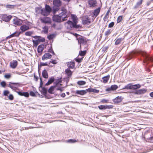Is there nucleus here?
<instances>
[{
	"instance_id": "nucleus-1",
	"label": "nucleus",
	"mask_w": 153,
	"mask_h": 153,
	"mask_svg": "<svg viewBox=\"0 0 153 153\" xmlns=\"http://www.w3.org/2000/svg\"><path fill=\"white\" fill-rule=\"evenodd\" d=\"M53 3V12L55 14L59 10V7L61 5V2L60 0H54Z\"/></svg>"
},
{
	"instance_id": "nucleus-2",
	"label": "nucleus",
	"mask_w": 153,
	"mask_h": 153,
	"mask_svg": "<svg viewBox=\"0 0 153 153\" xmlns=\"http://www.w3.org/2000/svg\"><path fill=\"white\" fill-rule=\"evenodd\" d=\"M61 12L60 13L59 15L65 20L67 19L68 17V13L67 12L66 9L64 7H62L61 8Z\"/></svg>"
},
{
	"instance_id": "nucleus-3",
	"label": "nucleus",
	"mask_w": 153,
	"mask_h": 153,
	"mask_svg": "<svg viewBox=\"0 0 153 153\" xmlns=\"http://www.w3.org/2000/svg\"><path fill=\"white\" fill-rule=\"evenodd\" d=\"M51 7L48 5H46L45 8H42L41 14L44 16H47L49 14L51 11Z\"/></svg>"
},
{
	"instance_id": "nucleus-4",
	"label": "nucleus",
	"mask_w": 153,
	"mask_h": 153,
	"mask_svg": "<svg viewBox=\"0 0 153 153\" xmlns=\"http://www.w3.org/2000/svg\"><path fill=\"white\" fill-rule=\"evenodd\" d=\"M65 25L67 29L68 30H71L73 27L77 28L79 27V25H76L75 24L70 21H69L66 23L65 24Z\"/></svg>"
},
{
	"instance_id": "nucleus-5",
	"label": "nucleus",
	"mask_w": 153,
	"mask_h": 153,
	"mask_svg": "<svg viewBox=\"0 0 153 153\" xmlns=\"http://www.w3.org/2000/svg\"><path fill=\"white\" fill-rule=\"evenodd\" d=\"M140 54L142 55L144 57L145 59L144 61V62H146L149 61H153V58L149 56V55L145 52L141 51L140 52Z\"/></svg>"
},
{
	"instance_id": "nucleus-6",
	"label": "nucleus",
	"mask_w": 153,
	"mask_h": 153,
	"mask_svg": "<svg viewBox=\"0 0 153 153\" xmlns=\"http://www.w3.org/2000/svg\"><path fill=\"white\" fill-rule=\"evenodd\" d=\"M53 20L54 21L58 22L65 21L59 14L54 15L53 17Z\"/></svg>"
},
{
	"instance_id": "nucleus-7",
	"label": "nucleus",
	"mask_w": 153,
	"mask_h": 153,
	"mask_svg": "<svg viewBox=\"0 0 153 153\" xmlns=\"http://www.w3.org/2000/svg\"><path fill=\"white\" fill-rule=\"evenodd\" d=\"M86 52V51H81L79 52V54L77 58L75 59V60L79 62H81L83 57V56L85 55Z\"/></svg>"
},
{
	"instance_id": "nucleus-8",
	"label": "nucleus",
	"mask_w": 153,
	"mask_h": 153,
	"mask_svg": "<svg viewBox=\"0 0 153 153\" xmlns=\"http://www.w3.org/2000/svg\"><path fill=\"white\" fill-rule=\"evenodd\" d=\"M19 84L17 83H12L10 82L8 85V87L10 88L13 90L15 91L18 89Z\"/></svg>"
},
{
	"instance_id": "nucleus-9",
	"label": "nucleus",
	"mask_w": 153,
	"mask_h": 153,
	"mask_svg": "<svg viewBox=\"0 0 153 153\" xmlns=\"http://www.w3.org/2000/svg\"><path fill=\"white\" fill-rule=\"evenodd\" d=\"M40 20L42 22L45 24H51V19L48 17H40Z\"/></svg>"
},
{
	"instance_id": "nucleus-10",
	"label": "nucleus",
	"mask_w": 153,
	"mask_h": 153,
	"mask_svg": "<svg viewBox=\"0 0 153 153\" xmlns=\"http://www.w3.org/2000/svg\"><path fill=\"white\" fill-rule=\"evenodd\" d=\"M13 22L15 26H16L21 25L22 23V21L17 18H15L13 19Z\"/></svg>"
},
{
	"instance_id": "nucleus-11",
	"label": "nucleus",
	"mask_w": 153,
	"mask_h": 153,
	"mask_svg": "<svg viewBox=\"0 0 153 153\" xmlns=\"http://www.w3.org/2000/svg\"><path fill=\"white\" fill-rule=\"evenodd\" d=\"M90 18L88 16L83 17L82 19L83 24L84 25H88L91 23Z\"/></svg>"
},
{
	"instance_id": "nucleus-12",
	"label": "nucleus",
	"mask_w": 153,
	"mask_h": 153,
	"mask_svg": "<svg viewBox=\"0 0 153 153\" xmlns=\"http://www.w3.org/2000/svg\"><path fill=\"white\" fill-rule=\"evenodd\" d=\"M90 7H94L97 5V2L96 0H89L88 2Z\"/></svg>"
},
{
	"instance_id": "nucleus-13",
	"label": "nucleus",
	"mask_w": 153,
	"mask_h": 153,
	"mask_svg": "<svg viewBox=\"0 0 153 153\" xmlns=\"http://www.w3.org/2000/svg\"><path fill=\"white\" fill-rule=\"evenodd\" d=\"M73 35L75 36L76 37H77V39L78 40V43L80 44V45L81 43H84V40L82 36H80L78 38L77 36H79L78 34H77L76 33H75V34H73Z\"/></svg>"
},
{
	"instance_id": "nucleus-14",
	"label": "nucleus",
	"mask_w": 153,
	"mask_h": 153,
	"mask_svg": "<svg viewBox=\"0 0 153 153\" xmlns=\"http://www.w3.org/2000/svg\"><path fill=\"white\" fill-rule=\"evenodd\" d=\"M113 106L112 105H101L98 106L99 108L101 110L111 108Z\"/></svg>"
},
{
	"instance_id": "nucleus-15",
	"label": "nucleus",
	"mask_w": 153,
	"mask_h": 153,
	"mask_svg": "<svg viewBox=\"0 0 153 153\" xmlns=\"http://www.w3.org/2000/svg\"><path fill=\"white\" fill-rule=\"evenodd\" d=\"M18 65L17 62L16 60H13L10 63V66L13 69L16 68Z\"/></svg>"
},
{
	"instance_id": "nucleus-16",
	"label": "nucleus",
	"mask_w": 153,
	"mask_h": 153,
	"mask_svg": "<svg viewBox=\"0 0 153 153\" xmlns=\"http://www.w3.org/2000/svg\"><path fill=\"white\" fill-rule=\"evenodd\" d=\"M39 89L43 95H45L46 94L47 91V89L46 88L42 87V85H40Z\"/></svg>"
},
{
	"instance_id": "nucleus-17",
	"label": "nucleus",
	"mask_w": 153,
	"mask_h": 153,
	"mask_svg": "<svg viewBox=\"0 0 153 153\" xmlns=\"http://www.w3.org/2000/svg\"><path fill=\"white\" fill-rule=\"evenodd\" d=\"M118 88V86L116 85H112L110 88H107L106 91H114L116 90Z\"/></svg>"
},
{
	"instance_id": "nucleus-18",
	"label": "nucleus",
	"mask_w": 153,
	"mask_h": 153,
	"mask_svg": "<svg viewBox=\"0 0 153 153\" xmlns=\"http://www.w3.org/2000/svg\"><path fill=\"white\" fill-rule=\"evenodd\" d=\"M12 17V16H7L4 15L2 16V19L4 21L8 22L10 20Z\"/></svg>"
},
{
	"instance_id": "nucleus-19",
	"label": "nucleus",
	"mask_w": 153,
	"mask_h": 153,
	"mask_svg": "<svg viewBox=\"0 0 153 153\" xmlns=\"http://www.w3.org/2000/svg\"><path fill=\"white\" fill-rule=\"evenodd\" d=\"M52 56L48 53H45L42 57V59L44 60L45 59H50L51 58Z\"/></svg>"
},
{
	"instance_id": "nucleus-20",
	"label": "nucleus",
	"mask_w": 153,
	"mask_h": 153,
	"mask_svg": "<svg viewBox=\"0 0 153 153\" xmlns=\"http://www.w3.org/2000/svg\"><path fill=\"white\" fill-rule=\"evenodd\" d=\"M65 72L68 78L70 77L71 76L73 73V72L71 71L69 68H68L65 69Z\"/></svg>"
},
{
	"instance_id": "nucleus-21",
	"label": "nucleus",
	"mask_w": 153,
	"mask_h": 153,
	"mask_svg": "<svg viewBox=\"0 0 153 153\" xmlns=\"http://www.w3.org/2000/svg\"><path fill=\"white\" fill-rule=\"evenodd\" d=\"M45 48L44 45H39L37 48V51L38 53H41L43 51Z\"/></svg>"
},
{
	"instance_id": "nucleus-22",
	"label": "nucleus",
	"mask_w": 153,
	"mask_h": 153,
	"mask_svg": "<svg viewBox=\"0 0 153 153\" xmlns=\"http://www.w3.org/2000/svg\"><path fill=\"white\" fill-rule=\"evenodd\" d=\"M87 92V89L85 90H78L76 91V93L77 94H80L81 95H83L86 94Z\"/></svg>"
},
{
	"instance_id": "nucleus-23",
	"label": "nucleus",
	"mask_w": 153,
	"mask_h": 153,
	"mask_svg": "<svg viewBox=\"0 0 153 153\" xmlns=\"http://www.w3.org/2000/svg\"><path fill=\"white\" fill-rule=\"evenodd\" d=\"M67 66L68 68H73L75 66V63L74 62H68L67 63Z\"/></svg>"
},
{
	"instance_id": "nucleus-24",
	"label": "nucleus",
	"mask_w": 153,
	"mask_h": 153,
	"mask_svg": "<svg viewBox=\"0 0 153 153\" xmlns=\"http://www.w3.org/2000/svg\"><path fill=\"white\" fill-rule=\"evenodd\" d=\"M29 27L28 26L23 25L20 27V29L22 31L24 32L29 29Z\"/></svg>"
},
{
	"instance_id": "nucleus-25",
	"label": "nucleus",
	"mask_w": 153,
	"mask_h": 153,
	"mask_svg": "<svg viewBox=\"0 0 153 153\" xmlns=\"http://www.w3.org/2000/svg\"><path fill=\"white\" fill-rule=\"evenodd\" d=\"M122 97L118 96L114 99V102L115 103L120 102L122 101Z\"/></svg>"
},
{
	"instance_id": "nucleus-26",
	"label": "nucleus",
	"mask_w": 153,
	"mask_h": 153,
	"mask_svg": "<svg viewBox=\"0 0 153 153\" xmlns=\"http://www.w3.org/2000/svg\"><path fill=\"white\" fill-rule=\"evenodd\" d=\"M87 91L89 92H93L94 93H98L99 92V90L93 88H89L88 89H87Z\"/></svg>"
},
{
	"instance_id": "nucleus-27",
	"label": "nucleus",
	"mask_w": 153,
	"mask_h": 153,
	"mask_svg": "<svg viewBox=\"0 0 153 153\" xmlns=\"http://www.w3.org/2000/svg\"><path fill=\"white\" fill-rule=\"evenodd\" d=\"M71 17L74 23L76 25L78 22V19L77 17L75 15H71Z\"/></svg>"
},
{
	"instance_id": "nucleus-28",
	"label": "nucleus",
	"mask_w": 153,
	"mask_h": 153,
	"mask_svg": "<svg viewBox=\"0 0 153 153\" xmlns=\"http://www.w3.org/2000/svg\"><path fill=\"white\" fill-rule=\"evenodd\" d=\"M42 75L43 77L47 79L48 78V74L46 70H44L42 72Z\"/></svg>"
},
{
	"instance_id": "nucleus-29",
	"label": "nucleus",
	"mask_w": 153,
	"mask_h": 153,
	"mask_svg": "<svg viewBox=\"0 0 153 153\" xmlns=\"http://www.w3.org/2000/svg\"><path fill=\"white\" fill-rule=\"evenodd\" d=\"M109 77L110 76L109 75H108L106 76L102 77V80H103V82L104 83H106L107 82L109 79Z\"/></svg>"
},
{
	"instance_id": "nucleus-30",
	"label": "nucleus",
	"mask_w": 153,
	"mask_h": 153,
	"mask_svg": "<svg viewBox=\"0 0 153 153\" xmlns=\"http://www.w3.org/2000/svg\"><path fill=\"white\" fill-rule=\"evenodd\" d=\"M54 81V78L53 77H51L49 78L48 81L46 83L45 85H48L52 83Z\"/></svg>"
},
{
	"instance_id": "nucleus-31",
	"label": "nucleus",
	"mask_w": 153,
	"mask_h": 153,
	"mask_svg": "<svg viewBox=\"0 0 153 153\" xmlns=\"http://www.w3.org/2000/svg\"><path fill=\"white\" fill-rule=\"evenodd\" d=\"M20 33V32H16L9 36L8 37L11 38L13 36H18Z\"/></svg>"
},
{
	"instance_id": "nucleus-32",
	"label": "nucleus",
	"mask_w": 153,
	"mask_h": 153,
	"mask_svg": "<svg viewBox=\"0 0 153 153\" xmlns=\"http://www.w3.org/2000/svg\"><path fill=\"white\" fill-rule=\"evenodd\" d=\"M146 92V90L144 89H140L137 91V94H142L145 93Z\"/></svg>"
},
{
	"instance_id": "nucleus-33",
	"label": "nucleus",
	"mask_w": 153,
	"mask_h": 153,
	"mask_svg": "<svg viewBox=\"0 0 153 153\" xmlns=\"http://www.w3.org/2000/svg\"><path fill=\"white\" fill-rule=\"evenodd\" d=\"M100 11V8H99L95 10L94 12V15L95 16V17H97L99 14Z\"/></svg>"
},
{
	"instance_id": "nucleus-34",
	"label": "nucleus",
	"mask_w": 153,
	"mask_h": 153,
	"mask_svg": "<svg viewBox=\"0 0 153 153\" xmlns=\"http://www.w3.org/2000/svg\"><path fill=\"white\" fill-rule=\"evenodd\" d=\"M123 38H119L116 39H115L116 41L115 43V44L116 45H118L123 40Z\"/></svg>"
},
{
	"instance_id": "nucleus-35",
	"label": "nucleus",
	"mask_w": 153,
	"mask_h": 153,
	"mask_svg": "<svg viewBox=\"0 0 153 153\" xmlns=\"http://www.w3.org/2000/svg\"><path fill=\"white\" fill-rule=\"evenodd\" d=\"M56 87L55 86H52L51 87L48 89V92L50 94H53L54 93L53 91L55 88Z\"/></svg>"
},
{
	"instance_id": "nucleus-36",
	"label": "nucleus",
	"mask_w": 153,
	"mask_h": 153,
	"mask_svg": "<svg viewBox=\"0 0 153 153\" xmlns=\"http://www.w3.org/2000/svg\"><path fill=\"white\" fill-rule=\"evenodd\" d=\"M42 8L41 7H37L35 8V11L37 13H41Z\"/></svg>"
},
{
	"instance_id": "nucleus-37",
	"label": "nucleus",
	"mask_w": 153,
	"mask_h": 153,
	"mask_svg": "<svg viewBox=\"0 0 153 153\" xmlns=\"http://www.w3.org/2000/svg\"><path fill=\"white\" fill-rule=\"evenodd\" d=\"M132 84H129L125 86L123 89H132Z\"/></svg>"
},
{
	"instance_id": "nucleus-38",
	"label": "nucleus",
	"mask_w": 153,
	"mask_h": 153,
	"mask_svg": "<svg viewBox=\"0 0 153 153\" xmlns=\"http://www.w3.org/2000/svg\"><path fill=\"white\" fill-rule=\"evenodd\" d=\"M140 87V85L139 84L132 85V89H136L139 88Z\"/></svg>"
},
{
	"instance_id": "nucleus-39",
	"label": "nucleus",
	"mask_w": 153,
	"mask_h": 153,
	"mask_svg": "<svg viewBox=\"0 0 153 153\" xmlns=\"http://www.w3.org/2000/svg\"><path fill=\"white\" fill-rule=\"evenodd\" d=\"M142 0H140V1L137 2L136 4L134 6V8H136L138 7L139 6H140L141 4L142 3Z\"/></svg>"
},
{
	"instance_id": "nucleus-40",
	"label": "nucleus",
	"mask_w": 153,
	"mask_h": 153,
	"mask_svg": "<svg viewBox=\"0 0 153 153\" xmlns=\"http://www.w3.org/2000/svg\"><path fill=\"white\" fill-rule=\"evenodd\" d=\"M77 83L79 85H82L85 84L86 82L85 81H78Z\"/></svg>"
},
{
	"instance_id": "nucleus-41",
	"label": "nucleus",
	"mask_w": 153,
	"mask_h": 153,
	"mask_svg": "<svg viewBox=\"0 0 153 153\" xmlns=\"http://www.w3.org/2000/svg\"><path fill=\"white\" fill-rule=\"evenodd\" d=\"M61 82V80L60 79H58L56 80V81L54 83V85L55 87H56L58 84L60 83Z\"/></svg>"
},
{
	"instance_id": "nucleus-42",
	"label": "nucleus",
	"mask_w": 153,
	"mask_h": 153,
	"mask_svg": "<svg viewBox=\"0 0 153 153\" xmlns=\"http://www.w3.org/2000/svg\"><path fill=\"white\" fill-rule=\"evenodd\" d=\"M33 45L36 47L39 44V42L38 40H33Z\"/></svg>"
},
{
	"instance_id": "nucleus-43",
	"label": "nucleus",
	"mask_w": 153,
	"mask_h": 153,
	"mask_svg": "<svg viewBox=\"0 0 153 153\" xmlns=\"http://www.w3.org/2000/svg\"><path fill=\"white\" fill-rule=\"evenodd\" d=\"M55 36L54 34H51L48 36V38L49 40H51L54 38Z\"/></svg>"
},
{
	"instance_id": "nucleus-44",
	"label": "nucleus",
	"mask_w": 153,
	"mask_h": 153,
	"mask_svg": "<svg viewBox=\"0 0 153 153\" xmlns=\"http://www.w3.org/2000/svg\"><path fill=\"white\" fill-rule=\"evenodd\" d=\"M38 41L43 42L45 41V39L42 37H41L40 36L38 37Z\"/></svg>"
},
{
	"instance_id": "nucleus-45",
	"label": "nucleus",
	"mask_w": 153,
	"mask_h": 153,
	"mask_svg": "<svg viewBox=\"0 0 153 153\" xmlns=\"http://www.w3.org/2000/svg\"><path fill=\"white\" fill-rule=\"evenodd\" d=\"M77 140L74 139H70L66 141L67 143H74L77 142Z\"/></svg>"
},
{
	"instance_id": "nucleus-46",
	"label": "nucleus",
	"mask_w": 153,
	"mask_h": 153,
	"mask_svg": "<svg viewBox=\"0 0 153 153\" xmlns=\"http://www.w3.org/2000/svg\"><path fill=\"white\" fill-rule=\"evenodd\" d=\"M111 33V31L110 30H107L105 33V35L106 36H108Z\"/></svg>"
},
{
	"instance_id": "nucleus-47",
	"label": "nucleus",
	"mask_w": 153,
	"mask_h": 153,
	"mask_svg": "<svg viewBox=\"0 0 153 153\" xmlns=\"http://www.w3.org/2000/svg\"><path fill=\"white\" fill-rule=\"evenodd\" d=\"M4 77L6 79H9L11 77V74H5Z\"/></svg>"
},
{
	"instance_id": "nucleus-48",
	"label": "nucleus",
	"mask_w": 153,
	"mask_h": 153,
	"mask_svg": "<svg viewBox=\"0 0 153 153\" xmlns=\"http://www.w3.org/2000/svg\"><path fill=\"white\" fill-rule=\"evenodd\" d=\"M32 34V33L30 31H27L25 33V35L26 36H30Z\"/></svg>"
},
{
	"instance_id": "nucleus-49",
	"label": "nucleus",
	"mask_w": 153,
	"mask_h": 153,
	"mask_svg": "<svg viewBox=\"0 0 153 153\" xmlns=\"http://www.w3.org/2000/svg\"><path fill=\"white\" fill-rule=\"evenodd\" d=\"M23 96H24L26 97H29V94L27 92H23Z\"/></svg>"
},
{
	"instance_id": "nucleus-50",
	"label": "nucleus",
	"mask_w": 153,
	"mask_h": 153,
	"mask_svg": "<svg viewBox=\"0 0 153 153\" xmlns=\"http://www.w3.org/2000/svg\"><path fill=\"white\" fill-rule=\"evenodd\" d=\"M122 16H119L117 19V22L118 23L120 22L122 20Z\"/></svg>"
},
{
	"instance_id": "nucleus-51",
	"label": "nucleus",
	"mask_w": 153,
	"mask_h": 153,
	"mask_svg": "<svg viewBox=\"0 0 153 153\" xmlns=\"http://www.w3.org/2000/svg\"><path fill=\"white\" fill-rule=\"evenodd\" d=\"M108 18V14H105L104 18V21H106Z\"/></svg>"
},
{
	"instance_id": "nucleus-52",
	"label": "nucleus",
	"mask_w": 153,
	"mask_h": 153,
	"mask_svg": "<svg viewBox=\"0 0 153 153\" xmlns=\"http://www.w3.org/2000/svg\"><path fill=\"white\" fill-rule=\"evenodd\" d=\"M6 82L4 81H3L1 82V86L3 87H5L6 85Z\"/></svg>"
},
{
	"instance_id": "nucleus-53",
	"label": "nucleus",
	"mask_w": 153,
	"mask_h": 153,
	"mask_svg": "<svg viewBox=\"0 0 153 153\" xmlns=\"http://www.w3.org/2000/svg\"><path fill=\"white\" fill-rule=\"evenodd\" d=\"M9 91H8L5 90L4 92V94L5 96H7V94H9Z\"/></svg>"
},
{
	"instance_id": "nucleus-54",
	"label": "nucleus",
	"mask_w": 153,
	"mask_h": 153,
	"mask_svg": "<svg viewBox=\"0 0 153 153\" xmlns=\"http://www.w3.org/2000/svg\"><path fill=\"white\" fill-rule=\"evenodd\" d=\"M114 25V23L113 22H111L108 25V27H111L113 26Z\"/></svg>"
},
{
	"instance_id": "nucleus-55",
	"label": "nucleus",
	"mask_w": 153,
	"mask_h": 153,
	"mask_svg": "<svg viewBox=\"0 0 153 153\" xmlns=\"http://www.w3.org/2000/svg\"><path fill=\"white\" fill-rule=\"evenodd\" d=\"M30 96L33 97H34L36 95L35 94L33 91L30 92Z\"/></svg>"
},
{
	"instance_id": "nucleus-56",
	"label": "nucleus",
	"mask_w": 153,
	"mask_h": 153,
	"mask_svg": "<svg viewBox=\"0 0 153 153\" xmlns=\"http://www.w3.org/2000/svg\"><path fill=\"white\" fill-rule=\"evenodd\" d=\"M9 99L10 100H12L13 99V97L12 94H10L8 97Z\"/></svg>"
},
{
	"instance_id": "nucleus-57",
	"label": "nucleus",
	"mask_w": 153,
	"mask_h": 153,
	"mask_svg": "<svg viewBox=\"0 0 153 153\" xmlns=\"http://www.w3.org/2000/svg\"><path fill=\"white\" fill-rule=\"evenodd\" d=\"M108 102V100H106L105 99H102L101 101V102L103 103H107V102Z\"/></svg>"
},
{
	"instance_id": "nucleus-58",
	"label": "nucleus",
	"mask_w": 153,
	"mask_h": 153,
	"mask_svg": "<svg viewBox=\"0 0 153 153\" xmlns=\"http://www.w3.org/2000/svg\"><path fill=\"white\" fill-rule=\"evenodd\" d=\"M48 51L50 53H53V54H55V53L54 52V51H53V50H52V49H49L48 50Z\"/></svg>"
},
{
	"instance_id": "nucleus-59",
	"label": "nucleus",
	"mask_w": 153,
	"mask_h": 153,
	"mask_svg": "<svg viewBox=\"0 0 153 153\" xmlns=\"http://www.w3.org/2000/svg\"><path fill=\"white\" fill-rule=\"evenodd\" d=\"M51 62L52 63L54 64H56V63L57 62L56 60H52L51 61Z\"/></svg>"
},
{
	"instance_id": "nucleus-60",
	"label": "nucleus",
	"mask_w": 153,
	"mask_h": 153,
	"mask_svg": "<svg viewBox=\"0 0 153 153\" xmlns=\"http://www.w3.org/2000/svg\"><path fill=\"white\" fill-rule=\"evenodd\" d=\"M56 90H59L60 92H62L63 91V88L61 87H59L56 88Z\"/></svg>"
},
{
	"instance_id": "nucleus-61",
	"label": "nucleus",
	"mask_w": 153,
	"mask_h": 153,
	"mask_svg": "<svg viewBox=\"0 0 153 153\" xmlns=\"http://www.w3.org/2000/svg\"><path fill=\"white\" fill-rule=\"evenodd\" d=\"M13 6L10 5H7L6 6L7 8H13Z\"/></svg>"
},
{
	"instance_id": "nucleus-62",
	"label": "nucleus",
	"mask_w": 153,
	"mask_h": 153,
	"mask_svg": "<svg viewBox=\"0 0 153 153\" xmlns=\"http://www.w3.org/2000/svg\"><path fill=\"white\" fill-rule=\"evenodd\" d=\"M17 93H18V94L19 95H20V96H23V92H19V91H17Z\"/></svg>"
},
{
	"instance_id": "nucleus-63",
	"label": "nucleus",
	"mask_w": 153,
	"mask_h": 153,
	"mask_svg": "<svg viewBox=\"0 0 153 153\" xmlns=\"http://www.w3.org/2000/svg\"><path fill=\"white\" fill-rule=\"evenodd\" d=\"M41 65L42 66H47V63H41Z\"/></svg>"
},
{
	"instance_id": "nucleus-64",
	"label": "nucleus",
	"mask_w": 153,
	"mask_h": 153,
	"mask_svg": "<svg viewBox=\"0 0 153 153\" xmlns=\"http://www.w3.org/2000/svg\"><path fill=\"white\" fill-rule=\"evenodd\" d=\"M40 85H42L43 84V82H42V78L41 77H40Z\"/></svg>"
}]
</instances>
